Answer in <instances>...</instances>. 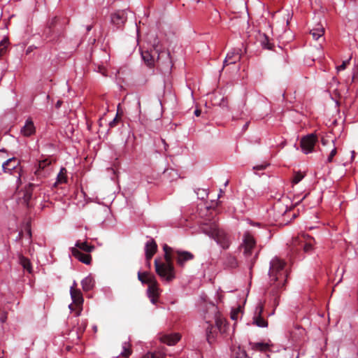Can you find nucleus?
<instances>
[{"instance_id":"obj_1","label":"nucleus","mask_w":358,"mask_h":358,"mask_svg":"<svg viewBox=\"0 0 358 358\" xmlns=\"http://www.w3.org/2000/svg\"><path fill=\"white\" fill-rule=\"evenodd\" d=\"M270 279V294L275 297V303L277 301L279 294L285 289L286 283L289 276V271L286 268V262L275 257L270 262L268 271Z\"/></svg>"},{"instance_id":"obj_2","label":"nucleus","mask_w":358,"mask_h":358,"mask_svg":"<svg viewBox=\"0 0 358 358\" xmlns=\"http://www.w3.org/2000/svg\"><path fill=\"white\" fill-rule=\"evenodd\" d=\"M207 327H206V339L212 343L216 337L217 329L220 332L226 331L227 322L219 313L217 306L211 305L203 316Z\"/></svg>"},{"instance_id":"obj_3","label":"nucleus","mask_w":358,"mask_h":358,"mask_svg":"<svg viewBox=\"0 0 358 358\" xmlns=\"http://www.w3.org/2000/svg\"><path fill=\"white\" fill-rule=\"evenodd\" d=\"M163 250L166 262H161L156 259L155 260V271L162 279L171 282L176 278L175 268L172 263V256L170 255L172 248L165 244L163 246Z\"/></svg>"},{"instance_id":"obj_4","label":"nucleus","mask_w":358,"mask_h":358,"mask_svg":"<svg viewBox=\"0 0 358 358\" xmlns=\"http://www.w3.org/2000/svg\"><path fill=\"white\" fill-rule=\"evenodd\" d=\"M201 229L213 238L222 249L227 250L229 248L231 243L230 236L220 229L216 222L203 223L201 226Z\"/></svg>"},{"instance_id":"obj_5","label":"nucleus","mask_w":358,"mask_h":358,"mask_svg":"<svg viewBox=\"0 0 358 358\" xmlns=\"http://www.w3.org/2000/svg\"><path fill=\"white\" fill-rule=\"evenodd\" d=\"M315 245V241L314 238L305 234L293 238L292 243L293 248L302 249L307 254H311L314 251Z\"/></svg>"},{"instance_id":"obj_6","label":"nucleus","mask_w":358,"mask_h":358,"mask_svg":"<svg viewBox=\"0 0 358 358\" xmlns=\"http://www.w3.org/2000/svg\"><path fill=\"white\" fill-rule=\"evenodd\" d=\"M288 203H289V199L287 196L282 197L281 199L275 202L273 205V211L275 213V216L277 219H280V217H282V222H289L290 220H287L286 216L291 213L292 210V206H288Z\"/></svg>"},{"instance_id":"obj_7","label":"nucleus","mask_w":358,"mask_h":358,"mask_svg":"<svg viewBox=\"0 0 358 358\" xmlns=\"http://www.w3.org/2000/svg\"><path fill=\"white\" fill-rule=\"evenodd\" d=\"M170 255L172 256V259H176L178 266L182 268L185 266L187 262L193 260L194 258V254L189 251L175 249L173 248L172 251H170Z\"/></svg>"},{"instance_id":"obj_8","label":"nucleus","mask_w":358,"mask_h":358,"mask_svg":"<svg viewBox=\"0 0 358 358\" xmlns=\"http://www.w3.org/2000/svg\"><path fill=\"white\" fill-rule=\"evenodd\" d=\"M317 141L318 138L314 133L302 137L300 141V146L303 152L306 155L313 152Z\"/></svg>"},{"instance_id":"obj_9","label":"nucleus","mask_w":358,"mask_h":358,"mask_svg":"<svg viewBox=\"0 0 358 358\" xmlns=\"http://www.w3.org/2000/svg\"><path fill=\"white\" fill-rule=\"evenodd\" d=\"M255 246L256 241L254 236L250 231H245L243 234V241L241 245V247L244 249L243 253L245 256H251Z\"/></svg>"},{"instance_id":"obj_10","label":"nucleus","mask_w":358,"mask_h":358,"mask_svg":"<svg viewBox=\"0 0 358 358\" xmlns=\"http://www.w3.org/2000/svg\"><path fill=\"white\" fill-rule=\"evenodd\" d=\"M148 296L152 303L155 304L159 296V288L155 277H150L148 281Z\"/></svg>"},{"instance_id":"obj_11","label":"nucleus","mask_w":358,"mask_h":358,"mask_svg":"<svg viewBox=\"0 0 358 358\" xmlns=\"http://www.w3.org/2000/svg\"><path fill=\"white\" fill-rule=\"evenodd\" d=\"M110 20L112 24L117 28L122 27L127 20V14L125 10H120L111 14Z\"/></svg>"},{"instance_id":"obj_12","label":"nucleus","mask_w":358,"mask_h":358,"mask_svg":"<svg viewBox=\"0 0 358 358\" xmlns=\"http://www.w3.org/2000/svg\"><path fill=\"white\" fill-rule=\"evenodd\" d=\"M71 255L80 262L89 265L92 262V256L87 252H83L78 248H71Z\"/></svg>"},{"instance_id":"obj_13","label":"nucleus","mask_w":358,"mask_h":358,"mask_svg":"<svg viewBox=\"0 0 358 358\" xmlns=\"http://www.w3.org/2000/svg\"><path fill=\"white\" fill-rule=\"evenodd\" d=\"M157 250V245L154 239L151 238L146 242L145 245V259L148 262L152 258Z\"/></svg>"},{"instance_id":"obj_14","label":"nucleus","mask_w":358,"mask_h":358,"mask_svg":"<svg viewBox=\"0 0 358 358\" xmlns=\"http://www.w3.org/2000/svg\"><path fill=\"white\" fill-rule=\"evenodd\" d=\"M240 52V49H234L229 52L224 60V66L234 64L239 62L241 57Z\"/></svg>"},{"instance_id":"obj_15","label":"nucleus","mask_w":358,"mask_h":358,"mask_svg":"<svg viewBox=\"0 0 358 358\" xmlns=\"http://www.w3.org/2000/svg\"><path fill=\"white\" fill-rule=\"evenodd\" d=\"M20 133L25 137H29L36 133V127L31 118H28L21 128Z\"/></svg>"},{"instance_id":"obj_16","label":"nucleus","mask_w":358,"mask_h":358,"mask_svg":"<svg viewBox=\"0 0 358 358\" xmlns=\"http://www.w3.org/2000/svg\"><path fill=\"white\" fill-rule=\"evenodd\" d=\"M263 312V307L259 306L257 307L255 310V314L253 317V324L257 325L259 327H267L268 322L264 317H262V314Z\"/></svg>"},{"instance_id":"obj_17","label":"nucleus","mask_w":358,"mask_h":358,"mask_svg":"<svg viewBox=\"0 0 358 358\" xmlns=\"http://www.w3.org/2000/svg\"><path fill=\"white\" fill-rule=\"evenodd\" d=\"M19 165L20 161L16 157H11L3 163V171L5 173L12 174V171H15Z\"/></svg>"},{"instance_id":"obj_18","label":"nucleus","mask_w":358,"mask_h":358,"mask_svg":"<svg viewBox=\"0 0 358 358\" xmlns=\"http://www.w3.org/2000/svg\"><path fill=\"white\" fill-rule=\"evenodd\" d=\"M35 185L33 183H29L27 186L25 187L24 191L23 192V196L22 198V203L24 204L27 208H29L31 207L30 203V201L32 197V192L34 188L35 187Z\"/></svg>"},{"instance_id":"obj_19","label":"nucleus","mask_w":358,"mask_h":358,"mask_svg":"<svg viewBox=\"0 0 358 358\" xmlns=\"http://www.w3.org/2000/svg\"><path fill=\"white\" fill-rule=\"evenodd\" d=\"M71 296L73 303L76 306H80L83 303V297L81 292L79 289H75L73 287H71L70 289Z\"/></svg>"},{"instance_id":"obj_20","label":"nucleus","mask_w":358,"mask_h":358,"mask_svg":"<svg viewBox=\"0 0 358 358\" xmlns=\"http://www.w3.org/2000/svg\"><path fill=\"white\" fill-rule=\"evenodd\" d=\"M180 339L178 334H165L161 336L160 341L169 345H173Z\"/></svg>"},{"instance_id":"obj_21","label":"nucleus","mask_w":358,"mask_h":358,"mask_svg":"<svg viewBox=\"0 0 358 358\" xmlns=\"http://www.w3.org/2000/svg\"><path fill=\"white\" fill-rule=\"evenodd\" d=\"M249 345L252 350L264 352L268 351L271 347L269 343L264 342H250Z\"/></svg>"},{"instance_id":"obj_22","label":"nucleus","mask_w":358,"mask_h":358,"mask_svg":"<svg viewBox=\"0 0 358 358\" xmlns=\"http://www.w3.org/2000/svg\"><path fill=\"white\" fill-rule=\"evenodd\" d=\"M76 248H78V250L81 252H85L90 253L92 252L95 247L93 245L89 244L87 241L81 242L80 241H77L75 247Z\"/></svg>"},{"instance_id":"obj_23","label":"nucleus","mask_w":358,"mask_h":358,"mask_svg":"<svg viewBox=\"0 0 358 358\" xmlns=\"http://www.w3.org/2000/svg\"><path fill=\"white\" fill-rule=\"evenodd\" d=\"M224 264L227 268H235L238 266V262L234 256L230 254H227L224 258Z\"/></svg>"},{"instance_id":"obj_24","label":"nucleus","mask_w":358,"mask_h":358,"mask_svg":"<svg viewBox=\"0 0 358 358\" xmlns=\"http://www.w3.org/2000/svg\"><path fill=\"white\" fill-rule=\"evenodd\" d=\"M18 260L20 264L23 267V268L26 271H27L29 273H31L32 271V266L30 262V260L27 258L24 257L22 254H18Z\"/></svg>"},{"instance_id":"obj_25","label":"nucleus","mask_w":358,"mask_h":358,"mask_svg":"<svg viewBox=\"0 0 358 358\" xmlns=\"http://www.w3.org/2000/svg\"><path fill=\"white\" fill-rule=\"evenodd\" d=\"M231 358H250L245 350L238 347H234L231 349Z\"/></svg>"},{"instance_id":"obj_26","label":"nucleus","mask_w":358,"mask_h":358,"mask_svg":"<svg viewBox=\"0 0 358 358\" xmlns=\"http://www.w3.org/2000/svg\"><path fill=\"white\" fill-rule=\"evenodd\" d=\"M81 285L84 291H90L94 285V280L92 276L88 275L81 281Z\"/></svg>"},{"instance_id":"obj_27","label":"nucleus","mask_w":358,"mask_h":358,"mask_svg":"<svg viewBox=\"0 0 358 358\" xmlns=\"http://www.w3.org/2000/svg\"><path fill=\"white\" fill-rule=\"evenodd\" d=\"M141 57L148 66H149V67L154 66L155 59H154V57L151 55V53L149 51H148V50L142 51Z\"/></svg>"},{"instance_id":"obj_28","label":"nucleus","mask_w":358,"mask_h":358,"mask_svg":"<svg viewBox=\"0 0 358 358\" xmlns=\"http://www.w3.org/2000/svg\"><path fill=\"white\" fill-rule=\"evenodd\" d=\"M324 34V29L321 24H317L316 27L310 30V34L315 40H318L320 37L323 36Z\"/></svg>"},{"instance_id":"obj_29","label":"nucleus","mask_w":358,"mask_h":358,"mask_svg":"<svg viewBox=\"0 0 358 358\" xmlns=\"http://www.w3.org/2000/svg\"><path fill=\"white\" fill-rule=\"evenodd\" d=\"M122 350L120 352V356L124 358H128L132 354L131 345L129 342H124L122 343Z\"/></svg>"},{"instance_id":"obj_30","label":"nucleus","mask_w":358,"mask_h":358,"mask_svg":"<svg viewBox=\"0 0 358 358\" xmlns=\"http://www.w3.org/2000/svg\"><path fill=\"white\" fill-rule=\"evenodd\" d=\"M259 41L263 48L267 50H271L273 44L270 43L268 37L264 34H259Z\"/></svg>"},{"instance_id":"obj_31","label":"nucleus","mask_w":358,"mask_h":358,"mask_svg":"<svg viewBox=\"0 0 358 358\" xmlns=\"http://www.w3.org/2000/svg\"><path fill=\"white\" fill-rule=\"evenodd\" d=\"M141 358H166V355L164 352L159 350L154 352H148Z\"/></svg>"},{"instance_id":"obj_32","label":"nucleus","mask_w":358,"mask_h":358,"mask_svg":"<svg viewBox=\"0 0 358 358\" xmlns=\"http://www.w3.org/2000/svg\"><path fill=\"white\" fill-rule=\"evenodd\" d=\"M66 181H67L66 169L65 168H62L60 169L59 173L57 175L56 183L62 184V183H66Z\"/></svg>"},{"instance_id":"obj_33","label":"nucleus","mask_w":358,"mask_h":358,"mask_svg":"<svg viewBox=\"0 0 358 358\" xmlns=\"http://www.w3.org/2000/svg\"><path fill=\"white\" fill-rule=\"evenodd\" d=\"M150 277H155L154 275L149 273L148 272H138V278L142 283L148 284V279Z\"/></svg>"},{"instance_id":"obj_34","label":"nucleus","mask_w":358,"mask_h":358,"mask_svg":"<svg viewBox=\"0 0 358 358\" xmlns=\"http://www.w3.org/2000/svg\"><path fill=\"white\" fill-rule=\"evenodd\" d=\"M335 141L336 140H333L331 142L334 145V148L333 149L331 150L329 156L327 157V159H326V164H329V163H331L333 162V159H334V157L337 154V148L335 146Z\"/></svg>"},{"instance_id":"obj_35","label":"nucleus","mask_w":358,"mask_h":358,"mask_svg":"<svg viewBox=\"0 0 358 358\" xmlns=\"http://www.w3.org/2000/svg\"><path fill=\"white\" fill-rule=\"evenodd\" d=\"M8 43L9 42L7 38H4L0 42V57H1L6 53Z\"/></svg>"},{"instance_id":"obj_36","label":"nucleus","mask_w":358,"mask_h":358,"mask_svg":"<svg viewBox=\"0 0 358 358\" xmlns=\"http://www.w3.org/2000/svg\"><path fill=\"white\" fill-rule=\"evenodd\" d=\"M304 174L301 172H296L294 174L293 178L292 180V183L293 185L298 184L301 180L304 178Z\"/></svg>"},{"instance_id":"obj_37","label":"nucleus","mask_w":358,"mask_h":358,"mask_svg":"<svg viewBox=\"0 0 358 358\" xmlns=\"http://www.w3.org/2000/svg\"><path fill=\"white\" fill-rule=\"evenodd\" d=\"M50 160L48 159H45L43 160L39 161L38 162V169H44L46 166L50 164Z\"/></svg>"},{"instance_id":"obj_38","label":"nucleus","mask_w":358,"mask_h":358,"mask_svg":"<svg viewBox=\"0 0 358 358\" xmlns=\"http://www.w3.org/2000/svg\"><path fill=\"white\" fill-rule=\"evenodd\" d=\"M269 166V164L264 162L261 164L256 165L253 166V170L255 171H263L266 169Z\"/></svg>"},{"instance_id":"obj_39","label":"nucleus","mask_w":358,"mask_h":358,"mask_svg":"<svg viewBox=\"0 0 358 358\" xmlns=\"http://www.w3.org/2000/svg\"><path fill=\"white\" fill-rule=\"evenodd\" d=\"M120 121V119L118 118V115H116V117L109 122V128L112 129L117 126L118 122Z\"/></svg>"},{"instance_id":"obj_40","label":"nucleus","mask_w":358,"mask_h":358,"mask_svg":"<svg viewBox=\"0 0 358 358\" xmlns=\"http://www.w3.org/2000/svg\"><path fill=\"white\" fill-rule=\"evenodd\" d=\"M349 64V61H343V63L336 67L338 71L345 70L347 67V65Z\"/></svg>"},{"instance_id":"obj_41","label":"nucleus","mask_w":358,"mask_h":358,"mask_svg":"<svg viewBox=\"0 0 358 358\" xmlns=\"http://www.w3.org/2000/svg\"><path fill=\"white\" fill-rule=\"evenodd\" d=\"M25 230H26V232H27V234L29 238L31 239V227L29 224H27Z\"/></svg>"},{"instance_id":"obj_42","label":"nucleus","mask_w":358,"mask_h":358,"mask_svg":"<svg viewBox=\"0 0 358 358\" xmlns=\"http://www.w3.org/2000/svg\"><path fill=\"white\" fill-rule=\"evenodd\" d=\"M220 105L224 107V106H227V98H224V97H222V100H221V102L220 103Z\"/></svg>"},{"instance_id":"obj_43","label":"nucleus","mask_w":358,"mask_h":358,"mask_svg":"<svg viewBox=\"0 0 358 358\" xmlns=\"http://www.w3.org/2000/svg\"><path fill=\"white\" fill-rule=\"evenodd\" d=\"M307 195H308V194H306L303 196V198H302L301 199H300V200H299V201H296V203H295L294 206H297V205H299V203H300L303 200H304V199H306V197L307 196Z\"/></svg>"},{"instance_id":"obj_44","label":"nucleus","mask_w":358,"mask_h":358,"mask_svg":"<svg viewBox=\"0 0 358 358\" xmlns=\"http://www.w3.org/2000/svg\"><path fill=\"white\" fill-rule=\"evenodd\" d=\"M289 215H292V218H290V220H292L293 218H295L297 216L295 213H292V211L286 217H289Z\"/></svg>"},{"instance_id":"obj_45","label":"nucleus","mask_w":358,"mask_h":358,"mask_svg":"<svg viewBox=\"0 0 358 358\" xmlns=\"http://www.w3.org/2000/svg\"><path fill=\"white\" fill-rule=\"evenodd\" d=\"M62 103H63V102H62V101H61V100H58V101H57L56 104H55L56 108H60V107H61V106H62Z\"/></svg>"},{"instance_id":"obj_46","label":"nucleus","mask_w":358,"mask_h":358,"mask_svg":"<svg viewBox=\"0 0 358 358\" xmlns=\"http://www.w3.org/2000/svg\"><path fill=\"white\" fill-rule=\"evenodd\" d=\"M194 113L196 116L199 117L201 115V111L200 109H196Z\"/></svg>"},{"instance_id":"obj_47","label":"nucleus","mask_w":358,"mask_h":358,"mask_svg":"<svg viewBox=\"0 0 358 358\" xmlns=\"http://www.w3.org/2000/svg\"><path fill=\"white\" fill-rule=\"evenodd\" d=\"M6 318H7L6 315L4 314L3 315H1L0 317V320H1V322H4L6 321Z\"/></svg>"},{"instance_id":"obj_48","label":"nucleus","mask_w":358,"mask_h":358,"mask_svg":"<svg viewBox=\"0 0 358 358\" xmlns=\"http://www.w3.org/2000/svg\"><path fill=\"white\" fill-rule=\"evenodd\" d=\"M321 142H322V144L323 145H327V143H328V140H327V139H325V138H322Z\"/></svg>"},{"instance_id":"obj_49","label":"nucleus","mask_w":358,"mask_h":358,"mask_svg":"<svg viewBox=\"0 0 358 358\" xmlns=\"http://www.w3.org/2000/svg\"><path fill=\"white\" fill-rule=\"evenodd\" d=\"M92 29V25H87L86 27L87 31L89 32Z\"/></svg>"},{"instance_id":"obj_50","label":"nucleus","mask_w":358,"mask_h":358,"mask_svg":"<svg viewBox=\"0 0 358 358\" xmlns=\"http://www.w3.org/2000/svg\"><path fill=\"white\" fill-rule=\"evenodd\" d=\"M22 232H20L17 239H21L22 238Z\"/></svg>"},{"instance_id":"obj_51","label":"nucleus","mask_w":358,"mask_h":358,"mask_svg":"<svg viewBox=\"0 0 358 358\" xmlns=\"http://www.w3.org/2000/svg\"><path fill=\"white\" fill-rule=\"evenodd\" d=\"M231 319L232 320H235L236 319V314L235 313H233L231 316Z\"/></svg>"},{"instance_id":"obj_52","label":"nucleus","mask_w":358,"mask_h":358,"mask_svg":"<svg viewBox=\"0 0 358 358\" xmlns=\"http://www.w3.org/2000/svg\"><path fill=\"white\" fill-rule=\"evenodd\" d=\"M248 122L245 123V124L244 125V129H246L248 127Z\"/></svg>"},{"instance_id":"obj_53","label":"nucleus","mask_w":358,"mask_h":358,"mask_svg":"<svg viewBox=\"0 0 358 358\" xmlns=\"http://www.w3.org/2000/svg\"><path fill=\"white\" fill-rule=\"evenodd\" d=\"M72 307H73V304L69 305V308L70 309H72Z\"/></svg>"},{"instance_id":"obj_54","label":"nucleus","mask_w":358,"mask_h":358,"mask_svg":"<svg viewBox=\"0 0 358 358\" xmlns=\"http://www.w3.org/2000/svg\"><path fill=\"white\" fill-rule=\"evenodd\" d=\"M196 3H199L200 0H194Z\"/></svg>"},{"instance_id":"obj_55","label":"nucleus","mask_w":358,"mask_h":358,"mask_svg":"<svg viewBox=\"0 0 358 358\" xmlns=\"http://www.w3.org/2000/svg\"><path fill=\"white\" fill-rule=\"evenodd\" d=\"M29 51H31V49L27 50V52H29Z\"/></svg>"},{"instance_id":"obj_56","label":"nucleus","mask_w":358,"mask_h":358,"mask_svg":"<svg viewBox=\"0 0 358 358\" xmlns=\"http://www.w3.org/2000/svg\"><path fill=\"white\" fill-rule=\"evenodd\" d=\"M29 51H31V49L27 50V52H29Z\"/></svg>"},{"instance_id":"obj_57","label":"nucleus","mask_w":358,"mask_h":358,"mask_svg":"<svg viewBox=\"0 0 358 358\" xmlns=\"http://www.w3.org/2000/svg\"><path fill=\"white\" fill-rule=\"evenodd\" d=\"M0 358H3V357H0Z\"/></svg>"}]
</instances>
